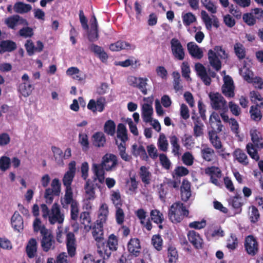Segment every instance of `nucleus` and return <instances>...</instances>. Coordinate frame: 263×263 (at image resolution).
Returning a JSON list of instances; mask_svg holds the SVG:
<instances>
[{"label": "nucleus", "mask_w": 263, "mask_h": 263, "mask_svg": "<svg viewBox=\"0 0 263 263\" xmlns=\"http://www.w3.org/2000/svg\"><path fill=\"white\" fill-rule=\"evenodd\" d=\"M104 260L96 259L91 254H86L83 259L82 263H105Z\"/></svg>", "instance_id": "0e129e2a"}, {"label": "nucleus", "mask_w": 263, "mask_h": 263, "mask_svg": "<svg viewBox=\"0 0 263 263\" xmlns=\"http://www.w3.org/2000/svg\"><path fill=\"white\" fill-rule=\"evenodd\" d=\"M79 203L70 205V218L73 221H77L79 217Z\"/></svg>", "instance_id": "338daca9"}, {"label": "nucleus", "mask_w": 263, "mask_h": 263, "mask_svg": "<svg viewBox=\"0 0 263 263\" xmlns=\"http://www.w3.org/2000/svg\"><path fill=\"white\" fill-rule=\"evenodd\" d=\"M132 151L133 155L136 157L140 156L143 160H146L148 158L145 148L142 145L138 147L137 144H133L132 146Z\"/></svg>", "instance_id": "4c0bfd02"}, {"label": "nucleus", "mask_w": 263, "mask_h": 263, "mask_svg": "<svg viewBox=\"0 0 263 263\" xmlns=\"http://www.w3.org/2000/svg\"><path fill=\"white\" fill-rule=\"evenodd\" d=\"M150 216L151 220L157 224H161L164 221L163 214L157 209L152 210Z\"/></svg>", "instance_id": "79ce46f5"}, {"label": "nucleus", "mask_w": 263, "mask_h": 263, "mask_svg": "<svg viewBox=\"0 0 263 263\" xmlns=\"http://www.w3.org/2000/svg\"><path fill=\"white\" fill-rule=\"evenodd\" d=\"M92 144L94 146L100 147H103L106 142V138L102 132H97L92 137Z\"/></svg>", "instance_id": "473e14b6"}, {"label": "nucleus", "mask_w": 263, "mask_h": 263, "mask_svg": "<svg viewBox=\"0 0 263 263\" xmlns=\"http://www.w3.org/2000/svg\"><path fill=\"white\" fill-rule=\"evenodd\" d=\"M172 76L173 77V85L174 89L175 90L176 92L182 90L183 89V86L180 83L181 79L179 72L178 71H174L172 73Z\"/></svg>", "instance_id": "c03bdc74"}, {"label": "nucleus", "mask_w": 263, "mask_h": 263, "mask_svg": "<svg viewBox=\"0 0 263 263\" xmlns=\"http://www.w3.org/2000/svg\"><path fill=\"white\" fill-rule=\"evenodd\" d=\"M61 183L58 178L52 180L51 184V188H47L45 190L44 198L48 204H51L54 196H59L61 193Z\"/></svg>", "instance_id": "20e7f679"}, {"label": "nucleus", "mask_w": 263, "mask_h": 263, "mask_svg": "<svg viewBox=\"0 0 263 263\" xmlns=\"http://www.w3.org/2000/svg\"><path fill=\"white\" fill-rule=\"evenodd\" d=\"M209 97L213 109L216 110H224V111H228L227 101L221 94L218 92L210 93Z\"/></svg>", "instance_id": "6e6552de"}, {"label": "nucleus", "mask_w": 263, "mask_h": 263, "mask_svg": "<svg viewBox=\"0 0 263 263\" xmlns=\"http://www.w3.org/2000/svg\"><path fill=\"white\" fill-rule=\"evenodd\" d=\"M85 192L87 194V199L93 200L95 198V191L94 184L90 179L86 180L85 185Z\"/></svg>", "instance_id": "ea45409f"}, {"label": "nucleus", "mask_w": 263, "mask_h": 263, "mask_svg": "<svg viewBox=\"0 0 263 263\" xmlns=\"http://www.w3.org/2000/svg\"><path fill=\"white\" fill-rule=\"evenodd\" d=\"M148 79L146 78H139V82L137 88H138L144 95L147 93L146 86Z\"/></svg>", "instance_id": "680f3d73"}, {"label": "nucleus", "mask_w": 263, "mask_h": 263, "mask_svg": "<svg viewBox=\"0 0 263 263\" xmlns=\"http://www.w3.org/2000/svg\"><path fill=\"white\" fill-rule=\"evenodd\" d=\"M250 136L253 142L252 144L258 148H263V139L261 133L256 129H251Z\"/></svg>", "instance_id": "393cba45"}, {"label": "nucleus", "mask_w": 263, "mask_h": 263, "mask_svg": "<svg viewBox=\"0 0 263 263\" xmlns=\"http://www.w3.org/2000/svg\"><path fill=\"white\" fill-rule=\"evenodd\" d=\"M105 98L100 97L96 101L94 99L90 100L87 104V108L92 112H96L97 111L102 112L105 108Z\"/></svg>", "instance_id": "ddd939ff"}, {"label": "nucleus", "mask_w": 263, "mask_h": 263, "mask_svg": "<svg viewBox=\"0 0 263 263\" xmlns=\"http://www.w3.org/2000/svg\"><path fill=\"white\" fill-rule=\"evenodd\" d=\"M129 257H137L141 253V247L140 240L137 238H132L127 244Z\"/></svg>", "instance_id": "9b49d317"}, {"label": "nucleus", "mask_w": 263, "mask_h": 263, "mask_svg": "<svg viewBox=\"0 0 263 263\" xmlns=\"http://www.w3.org/2000/svg\"><path fill=\"white\" fill-rule=\"evenodd\" d=\"M234 50L235 54L240 60L243 59L246 57V49L243 45L240 43H236L234 44Z\"/></svg>", "instance_id": "49530a36"}, {"label": "nucleus", "mask_w": 263, "mask_h": 263, "mask_svg": "<svg viewBox=\"0 0 263 263\" xmlns=\"http://www.w3.org/2000/svg\"><path fill=\"white\" fill-rule=\"evenodd\" d=\"M118 164L117 157L112 154H106L103 156L100 163H93L92 169L96 177L95 180H98L100 183L105 180V171L110 172L114 170Z\"/></svg>", "instance_id": "f257e3e1"}, {"label": "nucleus", "mask_w": 263, "mask_h": 263, "mask_svg": "<svg viewBox=\"0 0 263 263\" xmlns=\"http://www.w3.org/2000/svg\"><path fill=\"white\" fill-rule=\"evenodd\" d=\"M195 68L197 74L202 80L204 84L209 86L211 83V79L208 76L205 67L201 63H197L195 65Z\"/></svg>", "instance_id": "6ab92c4d"}, {"label": "nucleus", "mask_w": 263, "mask_h": 263, "mask_svg": "<svg viewBox=\"0 0 263 263\" xmlns=\"http://www.w3.org/2000/svg\"><path fill=\"white\" fill-rule=\"evenodd\" d=\"M182 160L184 164L191 166L193 164L194 157L191 153L187 152L182 155Z\"/></svg>", "instance_id": "774afa93"}, {"label": "nucleus", "mask_w": 263, "mask_h": 263, "mask_svg": "<svg viewBox=\"0 0 263 263\" xmlns=\"http://www.w3.org/2000/svg\"><path fill=\"white\" fill-rule=\"evenodd\" d=\"M187 238L191 243L196 249H201L203 246V241L199 234L195 231H189Z\"/></svg>", "instance_id": "f3484780"}, {"label": "nucleus", "mask_w": 263, "mask_h": 263, "mask_svg": "<svg viewBox=\"0 0 263 263\" xmlns=\"http://www.w3.org/2000/svg\"><path fill=\"white\" fill-rule=\"evenodd\" d=\"M49 223L54 224L55 223L61 224L64 220V215L62 213L60 205L57 203H54L51 209V213L48 218Z\"/></svg>", "instance_id": "9d476101"}, {"label": "nucleus", "mask_w": 263, "mask_h": 263, "mask_svg": "<svg viewBox=\"0 0 263 263\" xmlns=\"http://www.w3.org/2000/svg\"><path fill=\"white\" fill-rule=\"evenodd\" d=\"M171 51L175 59L182 61L185 58L184 49L178 39L173 38L170 42Z\"/></svg>", "instance_id": "1a4fd4ad"}, {"label": "nucleus", "mask_w": 263, "mask_h": 263, "mask_svg": "<svg viewBox=\"0 0 263 263\" xmlns=\"http://www.w3.org/2000/svg\"><path fill=\"white\" fill-rule=\"evenodd\" d=\"M117 137L122 142H126L128 139L127 130L125 125L123 123H119L117 126Z\"/></svg>", "instance_id": "e433bc0d"}, {"label": "nucleus", "mask_w": 263, "mask_h": 263, "mask_svg": "<svg viewBox=\"0 0 263 263\" xmlns=\"http://www.w3.org/2000/svg\"><path fill=\"white\" fill-rule=\"evenodd\" d=\"M189 54L193 58L201 59L203 57L202 49L194 42H189L187 44Z\"/></svg>", "instance_id": "4be33fe9"}, {"label": "nucleus", "mask_w": 263, "mask_h": 263, "mask_svg": "<svg viewBox=\"0 0 263 263\" xmlns=\"http://www.w3.org/2000/svg\"><path fill=\"white\" fill-rule=\"evenodd\" d=\"M11 222L12 227L15 230L20 232L21 230L23 229V220L22 217L17 211H15L12 215Z\"/></svg>", "instance_id": "c756f323"}, {"label": "nucleus", "mask_w": 263, "mask_h": 263, "mask_svg": "<svg viewBox=\"0 0 263 263\" xmlns=\"http://www.w3.org/2000/svg\"><path fill=\"white\" fill-rule=\"evenodd\" d=\"M201 155L202 158L205 161L211 162L216 158L214 150L208 145L203 146L201 149Z\"/></svg>", "instance_id": "cd10ccee"}, {"label": "nucleus", "mask_w": 263, "mask_h": 263, "mask_svg": "<svg viewBox=\"0 0 263 263\" xmlns=\"http://www.w3.org/2000/svg\"><path fill=\"white\" fill-rule=\"evenodd\" d=\"M116 130V124L111 120H107L104 126V131L108 135L114 136Z\"/></svg>", "instance_id": "de8ad7c7"}, {"label": "nucleus", "mask_w": 263, "mask_h": 263, "mask_svg": "<svg viewBox=\"0 0 263 263\" xmlns=\"http://www.w3.org/2000/svg\"><path fill=\"white\" fill-rule=\"evenodd\" d=\"M263 108V106L258 105H252L250 107V114L251 118L255 121H260L262 117L261 112V109Z\"/></svg>", "instance_id": "2f4dec72"}, {"label": "nucleus", "mask_w": 263, "mask_h": 263, "mask_svg": "<svg viewBox=\"0 0 263 263\" xmlns=\"http://www.w3.org/2000/svg\"><path fill=\"white\" fill-rule=\"evenodd\" d=\"M245 248L248 254L254 256L258 251V243L252 235H249L246 238Z\"/></svg>", "instance_id": "4468645a"}, {"label": "nucleus", "mask_w": 263, "mask_h": 263, "mask_svg": "<svg viewBox=\"0 0 263 263\" xmlns=\"http://www.w3.org/2000/svg\"><path fill=\"white\" fill-rule=\"evenodd\" d=\"M41 246L42 250L45 252L53 250L55 248V240L52 234L46 228H43L41 231Z\"/></svg>", "instance_id": "0eeeda50"}, {"label": "nucleus", "mask_w": 263, "mask_h": 263, "mask_svg": "<svg viewBox=\"0 0 263 263\" xmlns=\"http://www.w3.org/2000/svg\"><path fill=\"white\" fill-rule=\"evenodd\" d=\"M238 239L236 235L231 234L230 237L227 239V247L230 250H234L238 246Z\"/></svg>", "instance_id": "6e6d98bb"}, {"label": "nucleus", "mask_w": 263, "mask_h": 263, "mask_svg": "<svg viewBox=\"0 0 263 263\" xmlns=\"http://www.w3.org/2000/svg\"><path fill=\"white\" fill-rule=\"evenodd\" d=\"M25 48L29 56L33 55L35 52H41L44 48L43 43L41 41L36 42V46L30 39L27 40L25 44Z\"/></svg>", "instance_id": "dca6fc26"}, {"label": "nucleus", "mask_w": 263, "mask_h": 263, "mask_svg": "<svg viewBox=\"0 0 263 263\" xmlns=\"http://www.w3.org/2000/svg\"><path fill=\"white\" fill-rule=\"evenodd\" d=\"M51 150L53 153L54 158L57 163L60 164L63 163V153L62 151L59 147L55 146H52L51 147Z\"/></svg>", "instance_id": "5fc2aeb1"}, {"label": "nucleus", "mask_w": 263, "mask_h": 263, "mask_svg": "<svg viewBox=\"0 0 263 263\" xmlns=\"http://www.w3.org/2000/svg\"><path fill=\"white\" fill-rule=\"evenodd\" d=\"M139 176L142 182L145 185H148L150 183L152 175L146 166H142L140 167Z\"/></svg>", "instance_id": "f704fd0d"}, {"label": "nucleus", "mask_w": 263, "mask_h": 263, "mask_svg": "<svg viewBox=\"0 0 263 263\" xmlns=\"http://www.w3.org/2000/svg\"><path fill=\"white\" fill-rule=\"evenodd\" d=\"M132 45L125 41H119L115 43L111 44L109 46V49L112 51H119L121 50L131 49Z\"/></svg>", "instance_id": "72a5a7b5"}, {"label": "nucleus", "mask_w": 263, "mask_h": 263, "mask_svg": "<svg viewBox=\"0 0 263 263\" xmlns=\"http://www.w3.org/2000/svg\"><path fill=\"white\" fill-rule=\"evenodd\" d=\"M61 204L63 208L67 209L68 205H72L78 203L77 201L73 198V193L72 189H66L65 194L63 199L61 200Z\"/></svg>", "instance_id": "b1692460"}, {"label": "nucleus", "mask_w": 263, "mask_h": 263, "mask_svg": "<svg viewBox=\"0 0 263 263\" xmlns=\"http://www.w3.org/2000/svg\"><path fill=\"white\" fill-rule=\"evenodd\" d=\"M242 18L243 21L250 26L255 24L257 20L263 22V10L259 8L252 9L250 12L245 13Z\"/></svg>", "instance_id": "423d86ee"}, {"label": "nucleus", "mask_w": 263, "mask_h": 263, "mask_svg": "<svg viewBox=\"0 0 263 263\" xmlns=\"http://www.w3.org/2000/svg\"><path fill=\"white\" fill-rule=\"evenodd\" d=\"M11 166V159L9 157L3 156L0 158V170L2 171H6Z\"/></svg>", "instance_id": "13d9d810"}, {"label": "nucleus", "mask_w": 263, "mask_h": 263, "mask_svg": "<svg viewBox=\"0 0 263 263\" xmlns=\"http://www.w3.org/2000/svg\"><path fill=\"white\" fill-rule=\"evenodd\" d=\"M74 175L75 174L68 172H66L63 178V183L66 189H71V183L73 181Z\"/></svg>", "instance_id": "052dcab7"}, {"label": "nucleus", "mask_w": 263, "mask_h": 263, "mask_svg": "<svg viewBox=\"0 0 263 263\" xmlns=\"http://www.w3.org/2000/svg\"><path fill=\"white\" fill-rule=\"evenodd\" d=\"M208 59L212 67L218 71L221 68V62L216 53L210 49L208 51Z\"/></svg>", "instance_id": "c85d7f7f"}, {"label": "nucleus", "mask_w": 263, "mask_h": 263, "mask_svg": "<svg viewBox=\"0 0 263 263\" xmlns=\"http://www.w3.org/2000/svg\"><path fill=\"white\" fill-rule=\"evenodd\" d=\"M250 99L255 105L263 106V98L257 91H252L250 93Z\"/></svg>", "instance_id": "09e8293b"}, {"label": "nucleus", "mask_w": 263, "mask_h": 263, "mask_svg": "<svg viewBox=\"0 0 263 263\" xmlns=\"http://www.w3.org/2000/svg\"><path fill=\"white\" fill-rule=\"evenodd\" d=\"M32 85L25 82L21 84L19 86V90L24 97L29 96L32 92Z\"/></svg>", "instance_id": "4d7b16f0"}, {"label": "nucleus", "mask_w": 263, "mask_h": 263, "mask_svg": "<svg viewBox=\"0 0 263 263\" xmlns=\"http://www.w3.org/2000/svg\"><path fill=\"white\" fill-rule=\"evenodd\" d=\"M209 139L212 145L216 150L220 156L223 158L225 155L229 156V153H226V148L223 146L220 137L214 130H211L208 132Z\"/></svg>", "instance_id": "39448f33"}, {"label": "nucleus", "mask_w": 263, "mask_h": 263, "mask_svg": "<svg viewBox=\"0 0 263 263\" xmlns=\"http://www.w3.org/2000/svg\"><path fill=\"white\" fill-rule=\"evenodd\" d=\"M153 107L151 104L144 103L142 106V116L143 121L148 123L152 121Z\"/></svg>", "instance_id": "7c9ffc66"}, {"label": "nucleus", "mask_w": 263, "mask_h": 263, "mask_svg": "<svg viewBox=\"0 0 263 263\" xmlns=\"http://www.w3.org/2000/svg\"><path fill=\"white\" fill-rule=\"evenodd\" d=\"M17 48L15 42L12 40H3L0 42V53L11 52Z\"/></svg>", "instance_id": "a878e982"}, {"label": "nucleus", "mask_w": 263, "mask_h": 263, "mask_svg": "<svg viewBox=\"0 0 263 263\" xmlns=\"http://www.w3.org/2000/svg\"><path fill=\"white\" fill-rule=\"evenodd\" d=\"M66 248L68 255L74 257L76 254V240L73 233L69 232L66 234Z\"/></svg>", "instance_id": "2eb2a0df"}, {"label": "nucleus", "mask_w": 263, "mask_h": 263, "mask_svg": "<svg viewBox=\"0 0 263 263\" xmlns=\"http://www.w3.org/2000/svg\"><path fill=\"white\" fill-rule=\"evenodd\" d=\"M32 7L29 4H25L23 2H18L14 5V10L16 13L23 14L29 12Z\"/></svg>", "instance_id": "a19ab883"}, {"label": "nucleus", "mask_w": 263, "mask_h": 263, "mask_svg": "<svg viewBox=\"0 0 263 263\" xmlns=\"http://www.w3.org/2000/svg\"><path fill=\"white\" fill-rule=\"evenodd\" d=\"M97 252L104 259H108L112 252L116 251L118 248V238L114 234H110L107 240L103 239L97 245Z\"/></svg>", "instance_id": "f03ea898"}, {"label": "nucleus", "mask_w": 263, "mask_h": 263, "mask_svg": "<svg viewBox=\"0 0 263 263\" xmlns=\"http://www.w3.org/2000/svg\"><path fill=\"white\" fill-rule=\"evenodd\" d=\"M79 142L81 144L83 151H87L89 148V141L88 136L85 134H79Z\"/></svg>", "instance_id": "e2e57ef3"}, {"label": "nucleus", "mask_w": 263, "mask_h": 263, "mask_svg": "<svg viewBox=\"0 0 263 263\" xmlns=\"http://www.w3.org/2000/svg\"><path fill=\"white\" fill-rule=\"evenodd\" d=\"M104 223L102 221H99V220H97L93 227H91L92 236L96 241V245L104 238Z\"/></svg>", "instance_id": "a211bd4d"}, {"label": "nucleus", "mask_w": 263, "mask_h": 263, "mask_svg": "<svg viewBox=\"0 0 263 263\" xmlns=\"http://www.w3.org/2000/svg\"><path fill=\"white\" fill-rule=\"evenodd\" d=\"M152 243L157 251H161L162 249L163 240L160 235H153L152 238Z\"/></svg>", "instance_id": "bf43d9fd"}, {"label": "nucleus", "mask_w": 263, "mask_h": 263, "mask_svg": "<svg viewBox=\"0 0 263 263\" xmlns=\"http://www.w3.org/2000/svg\"><path fill=\"white\" fill-rule=\"evenodd\" d=\"M201 15L202 20L205 25L206 28L208 30H211L212 25L216 28L219 27V21L217 17H215L212 22V20L209 16V14L204 10H202L201 11Z\"/></svg>", "instance_id": "412c9836"}, {"label": "nucleus", "mask_w": 263, "mask_h": 263, "mask_svg": "<svg viewBox=\"0 0 263 263\" xmlns=\"http://www.w3.org/2000/svg\"><path fill=\"white\" fill-rule=\"evenodd\" d=\"M234 89L233 81L230 78L229 80L224 81L222 87V92L226 97L233 98L235 96Z\"/></svg>", "instance_id": "aec40b11"}, {"label": "nucleus", "mask_w": 263, "mask_h": 263, "mask_svg": "<svg viewBox=\"0 0 263 263\" xmlns=\"http://www.w3.org/2000/svg\"><path fill=\"white\" fill-rule=\"evenodd\" d=\"M170 141L172 146V153L175 156H179L180 154V146L178 143V138L175 135H173L170 137Z\"/></svg>", "instance_id": "37998d69"}, {"label": "nucleus", "mask_w": 263, "mask_h": 263, "mask_svg": "<svg viewBox=\"0 0 263 263\" xmlns=\"http://www.w3.org/2000/svg\"><path fill=\"white\" fill-rule=\"evenodd\" d=\"M5 23L9 28L14 30L16 29V27L18 25L26 26L28 25V21L17 14L13 15L6 18Z\"/></svg>", "instance_id": "f8f14e48"}, {"label": "nucleus", "mask_w": 263, "mask_h": 263, "mask_svg": "<svg viewBox=\"0 0 263 263\" xmlns=\"http://www.w3.org/2000/svg\"><path fill=\"white\" fill-rule=\"evenodd\" d=\"M108 208L106 203H103L99 209V214L98 216V220L105 222L108 215Z\"/></svg>", "instance_id": "3c124183"}, {"label": "nucleus", "mask_w": 263, "mask_h": 263, "mask_svg": "<svg viewBox=\"0 0 263 263\" xmlns=\"http://www.w3.org/2000/svg\"><path fill=\"white\" fill-rule=\"evenodd\" d=\"M246 148L248 154L251 158L255 161H258L259 159V156L258 154L257 151L255 148V145L252 143H249L247 144Z\"/></svg>", "instance_id": "864d4df0"}, {"label": "nucleus", "mask_w": 263, "mask_h": 263, "mask_svg": "<svg viewBox=\"0 0 263 263\" xmlns=\"http://www.w3.org/2000/svg\"><path fill=\"white\" fill-rule=\"evenodd\" d=\"M234 158L240 163L247 165L249 163L248 159L246 154L241 149L237 148L233 153Z\"/></svg>", "instance_id": "c9c22d12"}, {"label": "nucleus", "mask_w": 263, "mask_h": 263, "mask_svg": "<svg viewBox=\"0 0 263 263\" xmlns=\"http://www.w3.org/2000/svg\"><path fill=\"white\" fill-rule=\"evenodd\" d=\"M37 250V243L36 239L32 238L29 240L26 247V253L28 258H33L36 255Z\"/></svg>", "instance_id": "5701e85b"}, {"label": "nucleus", "mask_w": 263, "mask_h": 263, "mask_svg": "<svg viewBox=\"0 0 263 263\" xmlns=\"http://www.w3.org/2000/svg\"><path fill=\"white\" fill-rule=\"evenodd\" d=\"M191 196V183L185 179L182 181L181 186V198L182 201L186 202Z\"/></svg>", "instance_id": "bb28decb"}, {"label": "nucleus", "mask_w": 263, "mask_h": 263, "mask_svg": "<svg viewBox=\"0 0 263 263\" xmlns=\"http://www.w3.org/2000/svg\"><path fill=\"white\" fill-rule=\"evenodd\" d=\"M168 142L164 134L160 135L158 139V147L162 151L165 152L167 149Z\"/></svg>", "instance_id": "69168bd1"}, {"label": "nucleus", "mask_w": 263, "mask_h": 263, "mask_svg": "<svg viewBox=\"0 0 263 263\" xmlns=\"http://www.w3.org/2000/svg\"><path fill=\"white\" fill-rule=\"evenodd\" d=\"M251 212L249 214V219L251 223H255L258 221L260 218V214L258 209L254 205H251L249 208Z\"/></svg>", "instance_id": "8fccbe9b"}, {"label": "nucleus", "mask_w": 263, "mask_h": 263, "mask_svg": "<svg viewBox=\"0 0 263 263\" xmlns=\"http://www.w3.org/2000/svg\"><path fill=\"white\" fill-rule=\"evenodd\" d=\"M205 173L210 177L220 178L221 176V171L219 168L214 166L206 167L205 169Z\"/></svg>", "instance_id": "603ef678"}, {"label": "nucleus", "mask_w": 263, "mask_h": 263, "mask_svg": "<svg viewBox=\"0 0 263 263\" xmlns=\"http://www.w3.org/2000/svg\"><path fill=\"white\" fill-rule=\"evenodd\" d=\"M189 211L183 203L176 202L172 204L168 210L169 219L174 223L180 222L185 217L189 216Z\"/></svg>", "instance_id": "7ed1b4c3"}, {"label": "nucleus", "mask_w": 263, "mask_h": 263, "mask_svg": "<svg viewBox=\"0 0 263 263\" xmlns=\"http://www.w3.org/2000/svg\"><path fill=\"white\" fill-rule=\"evenodd\" d=\"M167 257L169 263H175L178 259V254L176 248L170 245L167 248Z\"/></svg>", "instance_id": "a18cd8bd"}, {"label": "nucleus", "mask_w": 263, "mask_h": 263, "mask_svg": "<svg viewBox=\"0 0 263 263\" xmlns=\"http://www.w3.org/2000/svg\"><path fill=\"white\" fill-rule=\"evenodd\" d=\"M80 221L84 225V229L87 231L91 229V218L90 213L88 212H83L80 214Z\"/></svg>", "instance_id": "58836bf2"}]
</instances>
